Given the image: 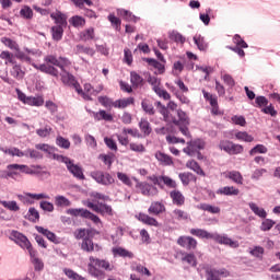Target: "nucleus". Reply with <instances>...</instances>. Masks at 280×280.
Listing matches in <instances>:
<instances>
[{
	"mask_svg": "<svg viewBox=\"0 0 280 280\" xmlns=\"http://www.w3.org/2000/svg\"><path fill=\"white\" fill-rule=\"evenodd\" d=\"M138 220L140 222H143V224H148L149 226H159V221H156V219H154L145 213H139Z\"/></svg>",
	"mask_w": 280,
	"mask_h": 280,
	"instance_id": "obj_28",
	"label": "nucleus"
},
{
	"mask_svg": "<svg viewBox=\"0 0 280 280\" xmlns=\"http://www.w3.org/2000/svg\"><path fill=\"white\" fill-rule=\"evenodd\" d=\"M138 220L140 222H143V224H148L149 226H159V221H156V219H154L145 213H139Z\"/></svg>",
	"mask_w": 280,
	"mask_h": 280,
	"instance_id": "obj_27",
	"label": "nucleus"
},
{
	"mask_svg": "<svg viewBox=\"0 0 280 280\" xmlns=\"http://www.w3.org/2000/svg\"><path fill=\"white\" fill-rule=\"evenodd\" d=\"M24 104H28V106H43V98L27 96Z\"/></svg>",
	"mask_w": 280,
	"mask_h": 280,
	"instance_id": "obj_57",
	"label": "nucleus"
},
{
	"mask_svg": "<svg viewBox=\"0 0 280 280\" xmlns=\"http://www.w3.org/2000/svg\"><path fill=\"white\" fill-rule=\"evenodd\" d=\"M7 170L8 178H12L13 180H16V178H19V172L20 174H28L31 176L36 174V171L32 170L25 164H9L7 166Z\"/></svg>",
	"mask_w": 280,
	"mask_h": 280,
	"instance_id": "obj_4",
	"label": "nucleus"
},
{
	"mask_svg": "<svg viewBox=\"0 0 280 280\" xmlns=\"http://www.w3.org/2000/svg\"><path fill=\"white\" fill-rule=\"evenodd\" d=\"M190 235L199 237V240H213L217 244L230 246V248H237L240 244L229 237L226 234H219L218 232L210 233L202 229H190Z\"/></svg>",
	"mask_w": 280,
	"mask_h": 280,
	"instance_id": "obj_3",
	"label": "nucleus"
},
{
	"mask_svg": "<svg viewBox=\"0 0 280 280\" xmlns=\"http://www.w3.org/2000/svg\"><path fill=\"white\" fill-rule=\"evenodd\" d=\"M75 54H86V56L93 57L95 56V49L79 44L75 46Z\"/></svg>",
	"mask_w": 280,
	"mask_h": 280,
	"instance_id": "obj_39",
	"label": "nucleus"
},
{
	"mask_svg": "<svg viewBox=\"0 0 280 280\" xmlns=\"http://www.w3.org/2000/svg\"><path fill=\"white\" fill-rule=\"evenodd\" d=\"M113 253H114V255H118V257H128L129 259H132L135 257V254H132V252H129L122 247L114 248Z\"/></svg>",
	"mask_w": 280,
	"mask_h": 280,
	"instance_id": "obj_38",
	"label": "nucleus"
},
{
	"mask_svg": "<svg viewBox=\"0 0 280 280\" xmlns=\"http://www.w3.org/2000/svg\"><path fill=\"white\" fill-rule=\"evenodd\" d=\"M50 18L55 21L57 26L67 27V16L62 12H55L50 14Z\"/></svg>",
	"mask_w": 280,
	"mask_h": 280,
	"instance_id": "obj_22",
	"label": "nucleus"
},
{
	"mask_svg": "<svg viewBox=\"0 0 280 280\" xmlns=\"http://www.w3.org/2000/svg\"><path fill=\"white\" fill-rule=\"evenodd\" d=\"M148 178L149 180H151V183H153V185H158L160 189H163L166 186L168 187V189L175 190L176 187H178V184L176 183V180L172 179V177L166 175H161V176L152 175V176H149Z\"/></svg>",
	"mask_w": 280,
	"mask_h": 280,
	"instance_id": "obj_9",
	"label": "nucleus"
},
{
	"mask_svg": "<svg viewBox=\"0 0 280 280\" xmlns=\"http://www.w3.org/2000/svg\"><path fill=\"white\" fill-rule=\"evenodd\" d=\"M81 249H83L84 253H100V250H102V246H100V244L93 243V238L85 236L82 240Z\"/></svg>",
	"mask_w": 280,
	"mask_h": 280,
	"instance_id": "obj_15",
	"label": "nucleus"
},
{
	"mask_svg": "<svg viewBox=\"0 0 280 280\" xmlns=\"http://www.w3.org/2000/svg\"><path fill=\"white\" fill-rule=\"evenodd\" d=\"M173 218L175 220H178V222H187V220H190L189 213L185 212V210L175 209L173 211Z\"/></svg>",
	"mask_w": 280,
	"mask_h": 280,
	"instance_id": "obj_32",
	"label": "nucleus"
},
{
	"mask_svg": "<svg viewBox=\"0 0 280 280\" xmlns=\"http://www.w3.org/2000/svg\"><path fill=\"white\" fill-rule=\"evenodd\" d=\"M93 38H95V28L94 27L86 28L80 33V39L83 40V43L93 40Z\"/></svg>",
	"mask_w": 280,
	"mask_h": 280,
	"instance_id": "obj_31",
	"label": "nucleus"
},
{
	"mask_svg": "<svg viewBox=\"0 0 280 280\" xmlns=\"http://www.w3.org/2000/svg\"><path fill=\"white\" fill-rule=\"evenodd\" d=\"M52 131L54 129L51 128V126L46 125L45 127L37 129L36 135H38L42 139H47V137H49Z\"/></svg>",
	"mask_w": 280,
	"mask_h": 280,
	"instance_id": "obj_43",
	"label": "nucleus"
},
{
	"mask_svg": "<svg viewBox=\"0 0 280 280\" xmlns=\"http://www.w3.org/2000/svg\"><path fill=\"white\" fill-rule=\"evenodd\" d=\"M267 152H268V148H266V145L257 144L249 151V154L250 156H255L256 154H266Z\"/></svg>",
	"mask_w": 280,
	"mask_h": 280,
	"instance_id": "obj_51",
	"label": "nucleus"
},
{
	"mask_svg": "<svg viewBox=\"0 0 280 280\" xmlns=\"http://www.w3.org/2000/svg\"><path fill=\"white\" fill-rule=\"evenodd\" d=\"M170 198L172 199L173 205H176V207H183V205H185V195H183V192L176 188L170 192Z\"/></svg>",
	"mask_w": 280,
	"mask_h": 280,
	"instance_id": "obj_20",
	"label": "nucleus"
},
{
	"mask_svg": "<svg viewBox=\"0 0 280 280\" xmlns=\"http://www.w3.org/2000/svg\"><path fill=\"white\" fill-rule=\"evenodd\" d=\"M217 194H221V196H237L240 190L233 186H225L220 188Z\"/></svg>",
	"mask_w": 280,
	"mask_h": 280,
	"instance_id": "obj_33",
	"label": "nucleus"
},
{
	"mask_svg": "<svg viewBox=\"0 0 280 280\" xmlns=\"http://www.w3.org/2000/svg\"><path fill=\"white\" fill-rule=\"evenodd\" d=\"M130 81L135 89H139V86H143V77L135 71L130 72Z\"/></svg>",
	"mask_w": 280,
	"mask_h": 280,
	"instance_id": "obj_30",
	"label": "nucleus"
},
{
	"mask_svg": "<svg viewBox=\"0 0 280 280\" xmlns=\"http://www.w3.org/2000/svg\"><path fill=\"white\" fill-rule=\"evenodd\" d=\"M25 156L27 159L38 160V159H43V153H40L39 151L34 150V149H27V150H25Z\"/></svg>",
	"mask_w": 280,
	"mask_h": 280,
	"instance_id": "obj_56",
	"label": "nucleus"
},
{
	"mask_svg": "<svg viewBox=\"0 0 280 280\" xmlns=\"http://www.w3.org/2000/svg\"><path fill=\"white\" fill-rule=\"evenodd\" d=\"M55 205L56 207H71V200L65 196L59 195L55 197Z\"/></svg>",
	"mask_w": 280,
	"mask_h": 280,
	"instance_id": "obj_42",
	"label": "nucleus"
},
{
	"mask_svg": "<svg viewBox=\"0 0 280 280\" xmlns=\"http://www.w3.org/2000/svg\"><path fill=\"white\" fill-rule=\"evenodd\" d=\"M144 60H145V62H148V65L150 67H154V69H158V71H160V73H163V71H165V66L163 63L159 62L156 59L147 58Z\"/></svg>",
	"mask_w": 280,
	"mask_h": 280,
	"instance_id": "obj_44",
	"label": "nucleus"
},
{
	"mask_svg": "<svg viewBox=\"0 0 280 280\" xmlns=\"http://www.w3.org/2000/svg\"><path fill=\"white\" fill-rule=\"evenodd\" d=\"M182 259L186 261V264H189V266H192L194 268L198 266V262L196 260V255L194 254H185Z\"/></svg>",
	"mask_w": 280,
	"mask_h": 280,
	"instance_id": "obj_58",
	"label": "nucleus"
},
{
	"mask_svg": "<svg viewBox=\"0 0 280 280\" xmlns=\"http://www.w3.org/2000/svg\"><path fill=\"white\" fill-rule=\"evenodd\" d=\"M249 208L252 209L253 213H255V215H258V218L266 219L268 215V212H266L264 208H259V206L256 203L250 202Z\"/></svg>",
	"mask_w": 280,
	"mask_h": 280,
	"instance_id": "obj_37",
	"label": "nucleus"
},
{
	"mask_svg": "<svg viewBox=\"0 0 280 280\" xmlns=\"http://www.w3.org/2000/svg\"><path fill=\"white\" fill-rule=\"evenodd\" d=\"M226 178H230V180H233L237 185H242V174L237 171H232L226 174Z\"/></svg>",
	"mask_w": 280,
	"mask_h": 280,
	"instance_id": "obj_50",
	"label": "nucleus"
},
{
	"mask_svg": "<svg viewBox=\"0 0 280 280\" xmlns=\"http://www.w3.org/2000/svg\"><path fill=\"white\" fill-rule=\"evenodd\" d=\"M88 270H89V275H91V277H94L95 279H98V280H104V279H106V272H113V270H115V266L112 265L106 259H100V258L90 256L89 264H88ZM104 270H106V272Z\"/></svg>",
	"mask_w": 280,
	"mask_h": 280,
	"instance_id": "obj_2",
	"label": "nucleus"
},
{
	"mask_svg": "<svg viewBox=\"0 0 280 280\" xmlns=\"http://www.w3.org/2000/svg\"><path fill=\"white\" fill-rule=\"evenodd\" d=\"M44 62L47 65H52L54 67H59L60 70H63L65 67H69L71 65L69 59L65 57L56 58L54 55H48L44 58Z\"/></svg>",
	"mask_w": 280,
	"mask_h": 280,
	"instance_id": "obj_12",
	"label": "nucleus"
},
{
	"mask_svg": "<svg viewBox=\"0 0 280 280\" xmlns=\"http://www.w3.org/2000/svg\"><path fill=\"white\" fill-rule=\"evenodd\" d=\"M202 211H208V213H220V207L211 206L209 203L201 205Z\"/></svg>",
	"mask_w": 280,
	"mask_h": 280,
	"instance_id": "obj_63",
	"label": "nucleus"
},
{
	"mask_svg": "<svg viewBox=\"0 0 280 280\" xmlns=\"http://www.w3.org/2000/svg\"><path fill=\"white\" fill-rule=\"evenodd\" d=\"M231 272L229 270L221 268H210L206 270V279L207 280H222L226 279V277H230Z\"/></svg>",
	"mask_w": 280,
	"mask_h": 280,
	"instance_id": "obj_11",
	"label": "nucleus"
},
{
	"mask_svg": "<svg viewBox=\"0 0 280 280\" xmlns=\"http://www.w3.org/2000/svg\"><path fill=\"white\" fill-rule=\"evenodd\" d=\"M35 229H36L37 233H40L42 235L47 237V240H49V242H52V244H60V237H58L56 235V233H54L43 226H36Z\"/></svg>",
	"mask_w": 280,
	"mask_h": 280,
	"instance_id": "obj_19",
	"label": "nucleus"
},
{
	"mask_svg": "<svg viewBox=\"0 0 280 280\" xmlns=\"http://www.w3.org/2000/svg\"><path fill=\"white\" fill-rule=\"evenodd\" d=\"M89 210L84 208H70L66 210L67 215L72 218H85Z\"/></svg>",
	"mask_w": 280,
	"mask_h": 280,
	"instance_id": "obj_24",
	"label": "nucleus"
},
{
	"mask_svg": "<svg viewBox=\"0 0 280 280\" xmlns=\"http://www.w3.org/2000/svg\"><path fill=\"white\" fill-rule=\"evenodd\" d=\"M219 148L220 150L228 152V154H240L244 151V147L235 144L231 141H221Z\"/></svg>",
	"mask_w": 280,
	"mask_h": 280,
	"instance_id": "obj_14",
	"label": "nucleus"
},
{
	"mask_svg": "<svg viewBox=\"0 0 280 280\" xmlns=\"http://www.w3.org/2000/svg\"><path fill=\"white\" fill-rule=\"evenodd\" d=\"M178 120L174 119L173 124L175 126H178L179 132L184 135V137H188V139H191V133L189 132V116H187V113L179 109L177 112Z\"/></svg>",
	"mask_w": 280,
	"mask_h": 280,
	"instance_id": "obj_6",
	"label": "nucleus"
},
{
	"mask_svg": "<svg viewBox=\"0 0 280 280\" xmlns=\"http://www.w3.org/2000/svg\"><path fill=\"white\" fill-rule=\"evenodd\" d=\"M141 106L142 110H144L147 115H154L156 113V110L154 109V105H152V103L148 101H142Z\"/></svg>",
	"mask_w": 280,
	"mask_h": 280,
	"instance_id": "obj_53",
	"label": "nucleus"
},
{
	"mask_svg": "<svg viewBox=\"0 0 280 280\" xmlns=\"http://www.w3.org/2000/svg\"><path fill=\"white\" fill-rule=\"evenodd\" d=\"M275 224H277V222L272 221V219H265L261 222L260 231H270Z\"/></svg>",
	"mask_w": 280,
	"mask_h": 280,
	"instance_id": "obj_60",
	"label": "nucleus"
},
{
	"mask_svg": "<svg viewBox=\"0 0 280 280\" xmlns=\"http://www.w3.org/2000/svg\"><path fill=\"white\" fill-rule=\"evenodd\" d=\"M187 145H191L192 150L195 152H197V150H205L206 143H205V140L197 139V140H192V141L187 142Z\"/></svg>",
	"mask_w": 280,
	"mask_h": 280,
	"instance_id": "obj_46",
	"label": "nucleus"
},
{
	"mask_svg": "<svg viewBox=\"0 0 280 280\" xmlns=\"http://www.w3.org/2000/svg\"><path fill=\"white\" fill-rule=\"evenodd\" d=\"M197 70L201 71L202 73H206L203 80L209 81V75L213 73V68L209 66H197Z\"/></svg>",
	"mask_w": 280,
	"mask_h": 280,
	"instance_id": "obj_59",
	"label": "nucleus"
},
{
	"mask_svg": "<svg viewBox=\"0 0 280 280\" xmlns=\"http://www.w3.org/2000/svg\"><path fill=\"white\" fill-rule=\"evenodd\" d=\"M133 180L136 183V188H138V191L142 194V196H147L149 198H154V196H159V188L156 185H152L148 182H140L137 179V177H133Z\"/></svg>",
	"mask_w": 280,
	"mask_h": 280,
	"instance_id": "obj_5",
	"label": "nucleus"
},
{
	"mask_svg": "<svg viewBox=\"0 0 280 280\" xmlns=\"http://www.w3.org/2000/svg\"><path fill=\"white\" fill-rule=\"evenodd\" d=\"M148 211L151 215H161V213H165V205L160 201H153Z\"/></svg>",
	"mask_w": 280,
	"mask_h": 280,
	"instance_id": "obj_21",
	"label": "nucleus"
},
{
	"mask_svg": "<svg viewBox=\"0 0 280 280\" xmlns=\"http://www.w3.org/2000/svg\"><path fill=\"white\" fill-rule=\"evenodd\" d=\"M15 57L21 60L22 62H27L28 65H32V58L27 52H24L23 50L18 49Z\"/></svg>",
	"mask_w": 280,
	"mask_h": 280,
	"instance_id": "obj_55",
	"label": "nucleus"
},
{
	"mask_svg": "<svg viewBox=\"0 0 280 280\" xmlns=\"http://www.w3.org/2000/svg\"><path fill=\"white\" fill-rule=\"evenodd\" d=\"M11 238L15 244H19L21 248H26L28 250V254L31 256V261L37 272H40L43 268H45V264L40 258H37L36 250L32 247V243H30V240H27V236L23 235L21 232L13 231L11 233Z\"/></svg>",
	"mask_w": 280,
	"mask_h": 280,
	"instance_id": "obj_1",
	"label": "nucleus"
},
{
	"mask_svg": "<svg viewBox=\"0 0 280 280\" xmlns=\"http://www.w3.org/2000/svg\"><path fill=\"white\" fill-rule=\"evenodd\" d=\"M93 117L96 121H113V116L104 109L93 112Z\"/></svg>",
	"mask_w": 280,
	"mask_h": 280,
	"instance_id": "obj_25",
	"label": "nucleus"
},
{
	"mask_svg": "<svg viewBox=\"0 0 280 280\" xmlns=\"http://www.w3.org/2000/svg\"><path fill=\"white\" fill-rule=\"evenodd\" d=\"M60 78L62 84H65L66 86H71L72 89H74V91H77V93H82V86H80V83L78 82V80H75V77L67 71L65 68L60 72Z\"/></svg>",
	"mask_w": 280,
	"mask_h": 280,
	"instance_id": "obj_10",
	"label": "nucleus"
},
{
	"mask_svg": "<svg viewBox=\"0 0 280 280\" xmlns=\"http://www.w3.org/2000/svg\"><path fill=\"white\" fill-rule=\"evenodd\" d=\"M63 272L66 275V277H68V279H72V280H88L86 278L78 275V272L73 271L72 269H63Z\"/></svg>",
	"mask_w": 280,
	"mask_h": 280,
	"instance_id": "obj_48",
	"label": "nucleus"
},
{
	"mask_svg": "<svg viewBox=\"0 0 280 280\" xmlns=\"http://www.w3.org/2000/svg\"><path fill=\"white\" fill-rule=\"evenodd\" d=\"M178 178L180 179L182 184L187 187V185H189V183H191V180L194 183H196V175H194V173H179L178 174Z\"/></svg>",
	"mask_w": 280,
	"mask_h": 280,
	"instance_id": "obj_29",
	"label": "nucleus"
},
{
	"mask_svg": "<svg viewBox=\"0 0 280 280\" xmlns=\"http://www.w3.org/2000/svg\"><path fill=\"white\" fill-rule=\"evenodd\" d=\"M177 244L186 250H196L198 246V241L191 236H179L177 240Z\"/></svg>",
	"mask_w": 280,
	"mask_h": 280,
	"instance_id": "obj_16",
	"label": "nucleus"
},
{
	"mask_svg": "<svg viewBox=\"0 0 280 280\" xmlns=\"http://www.w3.org/2000/svg\"><path fill=\"white\" fill-rule=\"evenodd\" d=\"M131 104H135L133 97L118 100L113 104V106L114 108H128Z\"/></svg>",
	"mask_w": 280,
	"mask_h": 280,
	"instance_id": "obj_35",
	"label": "nucleus"
},
{
	"mask_svg": "<svg viewBox=\"0 0 280 280\" xmlns=\"http://www.w3.org/2000/svg\"><path fill=\"white\" fill-rule=\"evenodd\" d=\"M69 23L73 27H84L86 21L80 15H74L69 20Z\"/></svg>",
	"mask_w": 280,
	"mask_h": 280,
	"instance_id": "obj_41",
	"label": "nucleus"
},
{
	"mask_svg": "<svg viewBox=\"0 0 280 280\" xmlns=\"http://www.w3.org/2000/svg\"><path fill=\"white\" fill-rule=\"evenodd\" d=\"M39 219H40V214L38 213V210H36V208H30L28 220L31 222H38Z\"/></svg>",
	"mask_w": 280,
	"mask_h": 280,
	"instance_id": "obj_62",
	"label": "nucleus"
},
{
	"mask_svg": "<svg viewBox=\"0 0 280 280\" xmlns=\"http://www.w3.org/2000/svg\"><path fill=\"white\" fill-rule=\"evenodd\" d=\"M249 253L253 255V257H257L258 259H261L264 257V247L261 246H256L253 249L249 250Z\"/></svg>",
	"mask_w": 280,
	"mask_h": 280,
	"instance_id": "obj_64",
	"label": "nucleus"
},
{
	"mask_svg": "<svg viewBox=\"0 0 280 280\" xmlns=\"http://www.w3.org/2000/svg\"><path fill=\"white\" fill-rule=\"evenodd\" d=\"M155 159L159 161V163H161V165H174V160H172V156L161 151L155 153Z\"/></svg>",
	"mask_w": 280,
	"mask_h": 280,
	"instance_id": "obj_23",
	"label": "nucleus"
},
{
	"mask_svg": "<svg viewBox=\"0 0 280 280\" xmlns=\"http://www.w3.org/2000/svg\"><path fill=\"white\" fill-rule=\"evenodd\" d=\"M88 207L89 209H92V211H95V213H101V215H113V207L104 202H89Z\"/></svg>",
	"mask_w": 280,
	"mask_h": 280,
	"instance_id": "obj_13",
	"label": "nucleus"
},
{
	"mask_svg": "<svg viewBox=\"0 0 280 280\" xmlns=\"http://www.w3.org/2000/svg\"><path fill=\"white\" fill-rule=\"evenodd\" d=\"M0 58L2 60H5V65H16V61L14 60V55L10 51H7V50L2 51L0 54Z\"/></svg>",
	"mask_w": 280,
	"mask_h": 280,
	"instance_id": "obj_45",
	"label": "nucleus"
},
{
	"mask_svg": "<svg viewBox=\"0 0 280 280\" xmlns=\"http://www.w3.org/2000/svg\"><path fill=\"white\" fill-rule=\"evenodd\" d=\"M233 43L236 45V47H228V48L231 49L232 51H235V54H237L241 58H244L245 56L244 48H246V42H244V39H242L240 35H235L233 37Z\"/></svg>",
	"mask_w": 280,
	"mask_h": 280,
	"instance_id": "obj_17",
	"label": "nucleus"
},
{
	"mask_svg": "<svg viewBox=\"0 0 280 280\" xmlns=\"http://www.w3.org/2000/svg\"><path fill=\"white\" fill-rule=\"evenodd\" d=\"M51 34L55 40H62V36L65 34V26H58V25L52 26Z\"/></svg>",
	"mask_w": 280,
	"mask_h": 280,
	"instance_id": "obj_36",
	"label": "nucleus"
},
{
	"mask_svg": "<svg viewBox=\"0 0 280 280\" xmlns=\"http://www.w3.org/2000/svg\"><path fill=\"white\" fill-rule=\"evenodd\" d=\"M56 144L63 150H69V148H71V142L69 141V139H66L61 136L57 137Z\"/></svg>",
	"mask_w": 280,
	"mask_h": 280,
	"instance_id": "obj_49",
	"label": "nucleus"
},
{
	"mask_svg": "<svg viewBox=\"0 0 280 280\" xmlns=\"http://www.w3.org/2000/svg\"><path fill=\"white\" fill-rule=\"evenodd\" d=\"M59 161H61V163H65L68 172H70V174H72L74 178H78L79 180H84V172L82 171V167H80L78 164H74L73 160L65 155H60Z\"/></svg>",
	"mask_w": 280,
	"mask_h": 280,
	"instance_id": "obj_8",
	"label": "nucleus"
},
{
	"mask_svg": "<svg viewBox=\"0 0 280 280\" xmlns=\"http://www.w3.org/2000/svg\"><path fill=\"white\" fill-rule=\"evenodd\" d=\"M117 178L118 180H120V183L127 185V187H132V179H130V177L126 173L118 172Z\"/></svg>",
	"mask_w": 280,
	"mask_h": 280,
	"instance_id": "obj_54",
	"label": "nucleus"
},
{
	"mask_svg": "<svg viewBox=\"0 0 280 280\" xmlns=\"http://www.w3.org/2000/svg\"><path fill=\"white\" fill-rule=\"evenodd\" d=\"M34 69H37V71H42V73H47L48 75H52L54 78H58L60 75V72L56 69V67L47 63L36 65L32 63Z\"/></svg>",
	"mask_w": 280,
	"mask_h": 280,
	"instance_id": "obj_18",
	"label": "nucleus"
},
{
	"mask_svg": "<svg viewBox=\"0 0 280 280\" xmlns=\"http://www.w3.org/2000/svg\"><path fill=\"white\" fill-rule=\"evenodd\" d=\"M185 69V63L182 61H175L173 63V74L174 75H180L183 73V70Z\"/></svg>",
	"mask_w": 280,
	"mask_h": 280,
	"instance_id": "obj_61",
	"label": "nucleus"
},
{
	"mask_svg": "<svg viewBox=\"0 0 280 280\" xmlns=\"http://www.w3.org/2000/svg\"><path fill=\"white\" fill-rule=\"evenodd\" d=\"M0 205L4 207V209H8L9 211H20L21 208L16 203V201H0Z\"/></svg>",
	"mask_w": 280,
	"mask_h": 280,
	"instance_id": "obj_52",
	"label": "nucleus"
},
{
	"mask_svg": "<svg viewBox=\"0 0 280 280\" xmlns=\"http://www.w3.org/2000/svg\"><path fill=\"white\" fill-rule=\"evenodd\" d=\"M91 178L95 180L98 185H103L104 187H110V185H115V178L110 173L103 171H94L90 174Z\"/></svg>",
	"mask_w": 280,
	"mask_h": 280,
	"instance_id": "obj_7",
	"label": "nucleus"
},
{
	"mask_svg": "<svg viewBox=\"0 0 280 280\" xmlns=\"http://www.w3.org/2000/svg\"><path fill=\"white\" fill-rule=\"evenodd\" d=\"M11 75L13 78H16V80H23V75H25V72L21 69V66L13 65V68L11 69Z\"/></svg>",
	"mask_w": 280,
	"mask_h": 280,
	"instance_id": "obj_47",
	"label": "nucleus"
},
{
	"mask_svg": "<svg viewBox=\"0 0 280 280\" xmlns=\"http://www.w3.org/2000/svg\"><path fill=\"white\" fill-rule=\"evenodd\" d=\"M117 14H118V16H122V19L128 22L137 23V21H139V18L133 15L132 12H130L128 10L118 9Z\"/></svg>",
	"mask_w": 280,
	"mask_h": 280,
	"instance_id": "obj_26",
	"label": "nucleus"
},
{
	"mask_svg": "<svg viewBox=\"0 0 280 280\" xmlns=\"http://www.w3.org/2000/svg\"><path fill=\"white\" fill-rule=\"evenodd\" d=\"M139 128L141 130V132H143V135H151L152 132V127H150V121H148V119L145 118H141L140 122H139Z\"/></svg>",
	"mask_w": 280,
	"mask_h": 280,
	"instance_id": "obj_40",
	"label": "nucleus"
},
{
	"mask_svg": "<svg viewBox=\"0 0 280 280\" xmlns=\"http://www.w3.org/2000/svg\"><path fill=\"white\" fill-rule=\"evenodd\" d=\"M186 167H188V170H192V172L197 173L198 176H206L205 171H202V167H200V164L194 160L188 161L186 163Z\"/></svg>",
	"mask_w": 280,
	"mask_h": 280,
	"instance_id": "obj_34",
	"label": "nucleus"
}]
</instances>
